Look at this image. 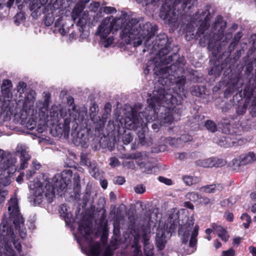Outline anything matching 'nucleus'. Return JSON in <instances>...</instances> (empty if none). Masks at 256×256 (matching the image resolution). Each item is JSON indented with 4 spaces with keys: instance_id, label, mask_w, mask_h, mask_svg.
<instances>
[{
    "instance_id": "obj_1",
    "label": "nucleus",
    "mask_w": 256,
    "mask_h": 256,
    "mask_svg": "<svg viewBox=\"0 0 256 256\" xmlns=\"http://www.w3.org/2000/svg\"><path fill=\"white\" fill-rule=\"evenodd\" d=\"M156 30V26H152L150 22L144 24L136 18H132L122 30L120 36L126 44L134 47L141 45L143 41L144 44L147 45Z\"/></svg>"
},
{
    "instance_id": "obj_2",
    "label": "nucleus",
    "mask_w": 256,
    "mask_h": 256,
    "mask_svg": "<svg viewBox=\"0 0 256 256\" xmlns=\"http://www.w3.org/2000/svg\"><path fill=\"white\" fill-rule=\"evenodd\" d=\"M148 102L150 106L152 113L156 114L161 125L171 124L174 120L172 110L174 106L178 104L173 95L160 88L152 92Z\"/></svg>"
},
{
    "instance_id": "obj_3",
    "label": "nucleus",
    "mask_w": 256,
    "mask_h": 256,
    "mask_svg": "<svg viewBox=\"0 0 256 256\" xmlns=\"http://www.w3.org/2000/svg\"><path fill=\"white\" fill-rule=\"evenodd\" d=\"M6 206L8 214L4 215L0 224V230L3 234L8 236V230L14 225L18 230L20 236L24 238L26 236V228L24 226V219L20 212L18 200L16 194L8 200Z\"/></svg>"
},
{
    "instance_id": "obj_4",
    "label": "nucleus",
    "mask_w": 256,
    "mask_h": 256,
    "mask_svg": "<svg viewBox=\"0 0 256 256\" xmlns=\"http://www.w3.org/2000/svg\"><path fill=\"white\" fill-rule=\"evenodd\" d=\"M53 186L48 184L46 180L44 184L38 180H34L32 184L30 185V188L34 190V202L40 204L42 202L44 196H46L49 202H52L55 196L54 190L58 191L64 190L69 184V180L64 181L63 178L60 174L56 175L53 180Z\"/></svg>"
},
{
    "instance_id": "obj_5",
    "label": "nucleus",
    "mask_w": 256,
    "mask_h": 256,
    "mask_svg": "<svg viewBox=\"0 0 256 256\" xmlns=\"http://www.w3.org/2000/svg\"><path fill=\"white\" fill-rule=\"evenodd\" d=\"M150 230L148 226H142L131 229L129 232L124 234L126 242L130 244L134 248V256H142L140 240L142 238L144 253L146 256H154L153 246L150 242Z\"/></svg>"
},
{
    "instance_id": "obj_6",
    "label": "nucleus",
    "mask_w": 256,
    "mask_h": 256,
    "mask_svg": "<svg viewBox=\"0 0 256 256\" xmlns=\"http://www.w3.org/2000/svg\"><path fill=\"white\" fill-rule=\"evenodd\" d=\"M194 218L190 217L178 230L182 244L178 252L182 256L192 254L196 250L199 227L198 225L194 226Z\"/></svg>"
},
{
    "instance_id": "obj_7",
    "label": "nucleus",
    "mask_w": 256,
    "mask_h": 256,
    "mask_svg": "<svg viewBox=\"0 0 256 256\" xmlns=\"http://www.w3.org/2000/svg\"><path fill=\"white\" fill-rule=\"evenodd\" d=\"M152 119L144 117L143 114L138 112L136 108H132L128 114L124 118V126L128 129L134 130L144 126L147 121Z\"/></svg>"
},
{
    "instance_id": "obj_8",
    "label": "nucleus",
    "mask_w": 256,
    "mask_h": 256,
    "mask_svg": "<svg viewBox=\"0 0 256 256\" xmlns=\"http://www.w3.org/2000/svg\"><path fill=\"white\" fill-rule=\"evenodd\" d=\"M124 18H116L112 16L105 18L98 28L96 34L101 38H106L112 28L118 30L124 22Z\"/></svg>"
},
{
    "instance_id": "obj_9",
    "label": "nucleus",
    "mask_w": 256,
    "mask_h": 256,
    "mask_svg": "<svg viewBox=\"0 0 256 256\" xmlns=\"http://www.w3.org/2000/svg\"><path fill=\"white\" fill-rule=\"evenodd\" d=\"M226 26V23L223 21L222 18L221 16H217L212 28V35L210 34V37L206 36L209 48H213L216 42L222 38Z\"/></svg>"
},
{
    "instance_id": "obj_10",
    "label": "nucleus",
    "mask_w": 256,
    "mask_h": 256,
    "mask_svg": "<svg viewBox=\"0 0 256 256\" xmlns=\"http://www.w3.org/2000/svg\"><path fill=\"white\" fill-rule=\"evenodd\" d=\"M16 154L19 156L20 159V169H24L28 166V162L30 158L28 148L24 145L18 144L16 149Z\"/></svg>"
},
{
    "instance_id": "obj_11",
    "label": "nucleus",
    "mask_w": 256,
    "mask_h": 256,
    "mask_svg": "<svg viewBox=\"0 0 256 256\" xmlns=\"http://www.w3.org/2000/svg\"><path fill=\"white\" fill-rule=\"evenodd\" d=\"M256 160V154L253 152H250L246 154L240 156L239 157L233 160L232 164L233 166H240L251 164Z\"/></svg>"
},
{
    "instance_id": "obj_12",
    "label": "nucleus",
    "mask_w": 256,
    "mask_h": 256,
    "mask_svg": "<svg viewBox=\"0 0 256 256\" xmlns=\"http://www.w3.org/2000/svg\"><path fill=\"white\" fill-rule=\"evenodd\" d=\"M8 236L3 234V232L0 230V238L1 240H3L4 242L8 243V242L12 241L14 243V248L17 249L18 250L20 251L21 249V244L20 242H18L16 240V236L14 234L12 226L10 227V230H8Z\"/></svg>"
},
{
    "instance_id": "obj_13",
    "label": "nucleus",
    "mask_w": 256,
    "mask_h": 256,
    "mask_svg": "<svg viewBox=\"0 0 256 256\" xmlns=\"http://www.w3.org/2000/svg\"><path fill=\"white\" fill-rule=\"evenodd\" d=\"M210 13L208 10L203 12L200 16V21H202L200 27L198 28L197 34L199 36L204 33L205 30L209 26L210 24L208 22L210 20Z\"/></svg>"
},
{
    "instance_id": "obj_14",
    "label": "nucleus",
    "mask_w": 256,
    "mask_h": 256,
    "mask_svg": "<svg viewBox=\"0 0 256 256\" xmlns=\"http://www.w3.org/2000/svg\"><path fill=\"white\" fill-rule=\"evenodd\" d=\"M170 68L166 66H164L160 69L158 68H154V74L158 76V82L164 86L166 84L167 80H164L168 78V76H169Z\"/></svg>"
},
{
    "instance_id": "obj_15",
    "label": "nucleus",
    "mask_w": 256,
    "mask_h": 256,
    "mask_svg": "<svg viewBox=\"0 0 256 256\" xmlns=\"http://www.w3.org/2000/svg\"><path fill=\"white\" fill-rule=\"evenodd\" d=\"M90 0H80L76 4L72 12V17L74 21L84 12L85 5Z\"/></svg>"
},
{
    "instance_id": "obj_16",
    "label": "nucleus",
    "mask_w": 256,
    "mask_h": 256,
    "mask_svg": "<svg viewBox=\"0 0 256 256\" xmlns=\"http://www.w3.org/2000/svg\"><path fill=\"white\" fill-rule=\"evenodd\" d=\"M16 162V158L12 156L10 154L6 152V156H4V160L0 166V169L8 170V168L15 166Z\"/></svg>"
},
{
    "instance_id": "obj_17",
    "label": "nucleus",
    "mask_w": 256,
    "mask_h": 256,
    "mask_svg": "<svg viewBox=\"0 0 256 256\" xmlns=\"http://www.w3.org/2000/svg\"><path fill=\"white\" fill-rule=\"evenodd\" d=\"M156 244L159 250H163L166 243V234L163 230H160L156 235Z\"/></svg>"
},
{
    "instance_id": "obj_18",
    "label": "nucleus",
    "mask_w": 256,
    "mask_h": 256,
    "mask_svg": "<svg viewBox=\"0 0 256 256\" xmlns=\"http://www.w3.org/2000/svg\"><path fill=\"white\" fill-rule=\"evenodd\" d=\"M212 228L214 230L217 235L224 241L226 242L228 239L229 236L226 228H224L220 225L216 224H212Z\"/></svg>"
},
{
    "instance_id": "obj_19",
    "label": "nucleus",
    "mask_w": 256,
    "mask_h": 256,
    "mask_svg": "<svg viewBox=\"0 0 256 256\" xmlns=\"http://www.w3.org/2000/svg\"><path fill=\"white\" fill-rule=\"evenodd\" d=\"M12 88V82L9 80H4L1 86V91L3 96L9 98L11 94L10 92Z\"/></svg>"
},
{
    "instance_id": "obj_20",
    "label": "nucleus",
    "mask_w": 256,
    "mask_h": 256,
    "mask_svg": "<svg viewBox=\"0 0 256 256\" xmlns=\"http://www.w3.org/2000/svg\"><path fill=\"white\" fill-rule=\"evenodd\" d=\"M78 229L82 235L88 240V236L92 232L91 226L88 224L82 222L80 224Z\"/></svg>"
},
{
    "instance_id": "obj_21",
    "label": "nucleus",
    "mask_w": 256,
    "mask_h": 256,
    "mask_svg": "<svg viewBox=\"0 0 256 256\" xmlns=\"http://www.w3.org/2000/svg\"><path fill=\"white\" fill-rule=\"evenodd\" d=\"M88 142V138L87 136L82 134H78L77 137L74 140V143L76 145H80L81 146L86 148L88 146L87 143Z\"/></svg>"
},
{
    "instance_id": "obj_22",
    "label": "nucleus",
    "mask_w": 256,
    "mask_h": 256,
    "mask_svg": "<svg viewBox=\"0 0 256 256\" xmlns=\"http://www.w3.org/2000/svg\"><path fill=\"white\" fill-rule=\"evenodd\" d=\"M196 164L204 168H212L214 165V158L199 160L196 162Z\"/></svg>"
},
{
    "instance_id": "obj_23",
    "label": "nucleus",
    "mask_w": 256,
    "mask_h": 256,
    "mask_svg": "<svg viewBox=\"0 0 256 256\" xmlns=\"http://www.w3.org/2000/svg\"><path fill=\"white\" fill-rule=\"evenodd\" d=\"M223 186L221 184L207 185L202 188L203 191L206 193L214 192L216 190H221Z\"/></svg>"
},
{
    "instance_id": "obj_24",
    "label": "nucleus",
    "mask_w": 256,
    "mask_h": 256,
    "mask_svg": "<svg viewBox=\"0 0 256 256\" xmlns=\"http://www.w3.org/2000/svg\"><path fill=\"white\" fill-rule=\"evenodd\" d=\"M9 174L10 172L8 170H3L0 174V182L4 186H8L10 183V178Z\"/></svg>"
},
{
    "instance_id": "obj_25",
    "label": "nucleus",
    "mask_w": 256,
    "mask_h": 256,
    "mask_svg": "<svg viewBox=\"0 0 256 256\" xmlns=\"http://www.w3.org/2000/svg\"><path fill=\"white\" fill-rule=\"evenodd\" d=\"M90 16V13L88 11H84V12L78 16V24L79 26L82 28L88 24V20Z\"/></svg>"
},
{
    "instance_id": "obj_26",
    "label": "nucleus",
    "mask_w": 256,
    "mask_h": 256,
    "mask_svg": "<svg viewBox=\"0 0 256 256\" xmlns=\"http://www.w3.org/2000/svg\"><path fill=\"white\" fill-rule=\"evenodd\" d=\"M90 256H98L100 252V244L98 242L90 244Z\"/></svg>"
},
{
    "instance_id": "obj_27",
    "label": "nucleus",
    "mask_w": 256,
    "mask_h": 256,
    "mask_svg": "<svg viewBox=\"0 0 256 256\" xmlns=\"http://www.w3.org/2000/svg\"><path fill=\"white\" fill-rule=\"evenodd\" d=\"M182 180L188 186L197 184L200 182L199 178L197 176L192 177L189 176H184Z\"/></svg>"
},
{
    "instance_id": "obj_28",
    "label": "nucleus",
    "mask_w": 256,
    "mask_h": 256,
    "mask_svg": "<svg viewBox=\"0 0 256 256\" xmlns=\"http://www.w3.org/2000/svg\"><path fill=\"white\" fill-rule=\"evenodd\" d=\"M185 198L186 200L194 202L198 200L200 195L194 192H188L186 194Z\"/></svg>"
},
{
    "instance_id": "obj_29",
    "label": "nucleus",
    "mask_w": 256,
    "mask_h": 256,
    "mask_svg": "<svg viewBox=\"0 0 256 256\" xmlns=\"http://www.w3.org/2000/svg\"><path fill=\"white\" fill-rule=\"evenodd\" d=\"M205 126L207 130L212 132H214L217 130L216 124L210 120H208L205 123Z\"/></svg>"
},
{
    "instance_id": "obj_30",
    "label": "nucleus",
    "mask_w": 256,
    "mask_h": 256,
    "mask_svg": "<svg viewBox=\"0 0 256 256\" xmlns=\"http://www.w3.org/2000/svg\"><path fill=\"white\" fill-rule=\"evenodd\" d=\"M42 4L40 0H34L30 4V10H36L40 8Z\"/></svg>"
},
{
    "instance_id": "obj_31",
    "label": "nucleus",
    "mask_w": 256,
    "mask_h": 256,
    "mask_svg": "<svg viewBox=\"0 0 256 256\" xmlns=\"http://www.w3.org/2000/svg\"><path fill=\"white\" fill-rule=\"evenodd\" d=\"M241 218L243 221L246 222H244L242 224L246 228H248L250 224L252 222V220L250 216L246 214H243L241 216Z\"/></svg>"
},
{
    "instance_id": "obj_32",
    "label": "nucleus",
    "mask_w": 256,
    "mask_h": 256,
    "mask_svg": "<svg viewBox=\"0 0 256 256\" xmlns=\"http://www.w3.org/2000/svg\"><path fill=\"white\" fill-rule=\"evenodd\" d=\"M214 167H221L226 164V162L223 159L214 158Z\"/></svg>"
},
{
    "instance_id": "obj_33",
    "label": "nucleus",
    "mask_w": 256,
    "mask_h": 256,
    "mask_svg": "<svg viewBox=\"0 0 256 256\" xmlns=\"http://www.w3.org/2000/svg\"><path fill=\"white\" fill-rule=\"evenodd\" d=\"M90 16H93V24H96L103 16L102 12L100 10L96 13L90 14Z\"/></svg>"
},
{
    "instance_id": "obj_34",
    "label": "nucleus",
    "mask_w": 256,
    "mask_h": 256,
    "mask_svg": "<svg viewBox=\"0 0 256 256\" xmlns=\"http://www.w3.org/2000/svg\"><path fill=\"white\" fill-rule=\"evenodd\" d=\"M8 194V191L0 186V204L4 202Z\"/></svg>"
},
{
    "instance_id": "obj_35",
    "label": "nucleus",
    "mask_w": 256,
    "mask_h": 256,
    "mask_svg": "<svg viewBox=\"0 0 256 256\" xmlns=\"http://www.w3.org/2000/svg\"><path fill=\"white\" fill-rule=\"evenodd\" d=\"M230 140V138L228 136L222 138L218 141V144L220 146H228L230 145V144H227L228 142H229Z\"/></svg>"
},
{
    "instance_id": "obj_36",
    "label": "nucleus",
    "mask_w": 256,
    "mask_h": 256,
    "mask_svg": "<svg viewBox=\"0 0 256 256\" xmlns=\"http://www.w3.org/2000/svg\"><path fill=\"white\" fill-rule=\"evenodd\" d=\"M35 92L33 90L30 91L26 96V101H28L30 103L33 104L35 100Z\"/></svg>"
},
{
    "instance_id": "obj_37",
    "label": "nucleus",
    "mask_w": 256,
    "mask_h": 256,
    "mask_svg": "<svg viewBox=\"0 0 256 256\" xmlns=\"http://www.w3.org/2000/svg\"><path fill=\"white\" fill-rule=\"evenodd\" d=\"M132 140L133 137L130 133L125 134L122 137V140L125 144H128Z\"/></svg>"
},
{
    "instance_id": "obj_38",
    "label": "nucleus",
    "mask_w": 256,
    "mask_h": 256,
    "mask_svg": "<svg viewBox=\"0 0 256 256\" xmlns=\"http://www.w3.org/2000/svg\"><path fill=\"white\" fill-rule=\"evenodd\" d=\"M70 130V123L68 122L66 120L64 121V122L63 124V130L60 132L62 134H64V135L66 134H68Z\"/></svg>"
},
{
    "instance_id": "obj_39",
    "label": "nucleus",
    "mask_w": 256,
    "mask_h": 256,
    "mask_svg": "<svg viewBox=\"0 0 256 256\" xmlns=\"http://www.w3.org/2000/svg\"><path fill=\"white\" fill-rule=\"evenodd\" d=\"M168 54V51L167 48H162L159 52V56H162L161 57V58H162L161 61L162 62V63L164 64H167L168 63V62L164 61L165 58H164V56Z\"/></svg>"
},
{
    "instance_id": "obj_40",
    "label": "nucleus",
    "mask_w": 256,
    "mask_h": 256,
    "mask_svg": "<svg viewBox=\"0 0 256 256\" xmlns=\"http://www.w3.org/2000/svg\"><path fill=\"white\" fill-rule=\"evenodd\" d=\"M100 10H102L106 14L115 13L116 12V10L114 8L110 6H104L102 8H101Z\"/></svg>"
},
{
    "instance_id": "obj_41",
    "label": "nucleus",
    "mask_w": 256,
    "mask_h": 256,
    "mask_svg": "<svg viewBox=\"0 0 256 256\" xmlns=\"http://www.w3.org/2000/svg\"><path fill=\"white\" fill-rule=\"evenodd\" d=\"M110 165L112 167L118 166L120 165V162L116 157H112L110 158Z\"/></svg>"
},
{
    "instance_id": "obj_42",
    "label": "nucleus",
    "mask_w": 256,
    "mask_h": 256,
    "mask_svg": "<svg viewBox=\"0 0 256 256\" xmlns=\"http://www.w3.org/2000/svg\"><path fill=\"white\" fill-rule=\"evenodd\" d=\"M26 84L25 82H20L17 86V90L18 92L22 94L24 92V89L26 88Z\"/></svg>"
},
{
    "instance_id": "obj_43",
    "label": "nucleus",
    "mask_w": 256,
    "mask_h": 256,
    "mask_svg": "<svg viewBox=\"0 0 256 256\" xmlns=\"http://www.w3.org/2000/svg\"><path fill=\"white\" fill-rule=\"evenodd\" d=\"M200 204H208L210 203V200L206 196H202L200 195V198L198 200Z\"/></svg>"
},
{
    "instance_id": "obj_44",
    "label": "nucleus",
    "mask_w": 256,
    "mask_h": 256,
    "mask_svg": "<svg viewBox=\"0 0 256 256\" xmlns=\"http://www.w3.org/2000/svg\"><path fill=\"white\" fill-rule=\"evenodd\" d=\"M222 256H235V252L232 248L223 251Z\"/></svg>"
},
{
    "instance_id": "obj_45",
    "label": "nucleus",
    "mask_w": 256,
    "mask_h": 256,
    "mask_svg": "<svg viewBox=\"0 0 256 256\" xmlns=\"http://www.w3.org/2000/svg\"><path fill=\"white\" fill-rule=\"evenodd\" d=\"M36 126V122L33 120H30L26 124V126L28 129L32 130H33Z\"/></svg>"
},
{
    "instance_id": "obj_46",
    "label": "nucleus",
    "mask_w": 256,
    "mask_h": 256,
    "mask_svg": "<svg viewBox=\"0 0 256 256\" xmlns=\"http://www.w3.org/2000/svg\"><path fill=\"white\" fill-rule=\"evenodd\" d=\"M158 180L160 182L164 183L168 186H170L172 184V180L170 179L167 178L163 176H160L158 178Z\"/></svg>"
},
{
    "instance_id": "obj_47",
    "label": "nucleus",
    "mask_w": 256,
    "mask_h": 256,
    "mask_svg": "<svg viewBox=\"0 0 256 256\" xmlns=\"http://www.w3.org/2000/svg\"><path fill=\"white\" fill-rule=\"evenodd\" d=\"M114 183L118 184H122L125 182V178L122 176L116 177L114 180Z\"/></svg>"
},
{
    "instance_id": "obj_48",
    "label": "nucleus",
    "mask_w": 256,
    "mask_h": 256,
    "mask_svg": "<svg viewBox=\"0 0 256 256\" xmlns=\"http://www.w3.org/2000/svg\"><path fill=\"white\" fill-rule=\"evenodd\" d=\"M54 22V18L52 16H47L44 20V24L46 26H50Z\"/></svg>"
},
{
    "instance_id": "obj_49",
    "label": "nucleus",
    "mask_w": 256,
    "mask_h": 256,
    "mask_svg": "<svg viewBox=\"0 0 256 256\" xmlns=\"http://www.w3.org/2000/svg\"><path fill=\"white\" fill-rule=\"evenodd\" d=\"M134 191L138 194H142L145 192V188L142 185H138L134 188Z\"/></svg>"
},
{
    "instance_id": "obj_50",
    "label": "nucleus",
    "mask_w": 256,
    "mask_h": 256,
    "mask_svg": "<svg viewBox=\"0 0 256 256\" xmlns=\"http://www.w3.org/2000/svg\"><path fill=\"white\" fill-rule=\"evenodd\" d=\"M55 30L58 31L62 36L65 35L68 32V29L64 28L63 25H62V26L56 28Z\"/></svg>"
},
{
    "instance_id": "obj_51",
    "label": "nucleus",
    "mask_w": 256,
    "mask_h": 256,
    "mask_svg": "<svg viewBox=\"0 0 256 256\" xmlns=\"http://www.w3.org/2000/svg\"><path fill=\"white\" fill-rule=\"evenodd\" d=\"M90 174L95 178H100V174L98 172V170L96 168L92 170L90 172Z\"/></svg>"
},
{
    "instance_id": "obj_52",
    "label": "nucleus",
    "mask_w": 256,
    "mask_h": 256,
    "mask_svg": "<svg viewBox=\"0 0 256 256\" xmlns=\"http://www.w3.org/2000/svg\"><path fill=\"white\" fill-rule=\"evenodd\" d=\"M184 207L188 208L192 210H194V206L190 202L187 201V202H184Z\"/></svg>"
},
{
    "instance_id": "obj_53",
    "label": "nucleus",
    "mask_w": 256,
    "mask_h": 256,
    "mask_svg": "<svg viewBox=\"0 0 256 256\" xmlns=\"http://www.w3.org/2000/svg\"><path fill=\"white\" fill-rule=\"evenodd\" d=\"M6 152L2 149H0V166L2 164V162L4 160V156H6Z\"/></svg>"
},
{
    "instance_id": "obj_54",
    "label": "nucleus",
    "mask_w": 256,
    "mask_h": 256,
    "mask_svg": "<svg viewBox=\"0 0 256 256\" xmlns=\"http://www.w3.org/2000/svg\"><path fill=\"white\" fill-rule=\"evenodd\" d=\"M36 171L34 170H29L27 172L26 174V178L27 180H29L32 176L34 174Z\"/></svg>"
},
{
    "instance_id": "obj_55",
    "label": "nucleus",
    "mask_w": 256,
    "mask_h": 256,
    "mask_svg": "<svg viewBox=\"0 0 256 256\" xmlns=\"http://www.w3.org/2000/svg\"><path fill=\"white\" fill-rule=\"evenodd\" d=\"M104 256H112L113 254L112 251L109 248H107L104 252Z\"/></svg>"
},
{
    "instance_id": "obj_56",
    "label": "nucleus",
    "mask_w": 256,
    "mask_h": 256,
    "mask_svg": "<svg viewBox=\"0 0 256 256\" xmlns=\"http://www.w3.org/2000/svg\"><path fill=\"white\" fill-rule=\"evenodd\" d=\"M248 250L253 256H256V247L250 246L248 248Z\"/></svg>"
},
{
    "instance_id": "obj_57",
    "label": "nucleus",
    "mask_w": 256,
    "mask_h": 256,
    "mask_svg": "<svg viewBox=\"0 0 256 256\" xmlns=\"http://www.w3.org/2000/svg\"><path fill=\"white\" fill-rule=\"evenodd\" d=\"M24 176V172H20V175L16 178V180L20 184L22 181V178Z\"/></svg>"
},
{
    "instance_id": "obj_58",
    "label": "nucleus",
    "mask_w": 256,
    "mask_h": 256,
    "mask_svg": "<svg viewBox=\"0 0 256 256\" xmlns=\"http://www.w3.org/2000/svg\"><path fill=\"white\" fill-rule=\"evenodd\" d=\"M114 38L112 37L108 38L106 40V44L104 45L105 47H108L109 45H110L113 42Z\"/></svg>"
},
{
    "instance_id": "obj_59",
    "label": "nucleus",
    "mask_w": 256,
    "mask_h": 256,
    "mask_svg": "<svg viewBox=\"0 0 256 256\" xmlns=\"http://www.w3.org/2000/svg\"><path fill=\"white\" fill-rule=\"evenodd\" d=\"M62 18H58V20L54 23L56 29L58 28V27L62 26L60 23L62 22Z\"/></svg>"
},
{
    "instance_id": "obj_60",
    "label": "nucleus",
    "mask_w": 256,
    "mask_h": 256,
    "mask_svg": "<svg viewBox=\"0 0 256 256\" xmlns=\"http://www.w3.org/2000/svg\"><path fill=\"white\" fill-rule=\"evenodd\" d=\"M32 166L35 170H38L41 166L40 164L36 160L33 161Z\"/></svg>"
},
{
    "instance_id": "obj_61",
    "label": "nucleus",
    "mask_w": 256,
    "mask_h": 256,
    "mask_svg": "<svg viewBox=\"0 0 256 256\" xmlns=\"http://www.w3.org/2000/svg\"><path fill=\"white\" fill-rule=\"evenodd\" d=\"M92 22H93V16H91L90 14V16L88 17L87 24L90 26H92L96 25V24H93Z\"/></svg>"
},
{
    "instance_id": "obj_62",
    "label": "nucleus",
    "mask_w": 256,
    "mask_h": 256,
    "mask_svg": "<svg viewBox=\"0 0 256 256\" xmlns=\"http://www.w3.org/2000/svg\"><path fill=\"white\" fill-rule=\"evenodd\" d=\"M100 185L104 189H106L108 186V182L106 180H101Z\"/></svg>"
},
{
    "instance_id": "obj_63",
    "label": "nucleus",
    "mask_w": 256,
    "mask_h": 256,
    "mask_svg": "<svg viewBox=\"0 0 256 256\" xmlns=\"http://www.w3.org/2000/svg\"><path fill=\"white\" fill-rule=\"evenodd\" d=\"M176 82L180 84H183L185 82V79L182 76L177 80Z\"/></svg>"
},
{
    "instance_id": "obj_64",
    "label": "nucleus",
    "mask_w": 256,
    "mask_h": 256,
    "mask_svg": "<svg viewBox=\"0 0 256 256\" xmlns=\"http://www.w3.org/2000/svg\"><path fill=\"white\" fill-rule=\"evenodd\" d=\"M214 246L216 248H218L222 246V244L218 240H216L214 242Z\"/></svg>"
}]
</instances>
